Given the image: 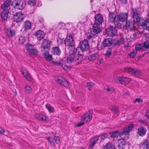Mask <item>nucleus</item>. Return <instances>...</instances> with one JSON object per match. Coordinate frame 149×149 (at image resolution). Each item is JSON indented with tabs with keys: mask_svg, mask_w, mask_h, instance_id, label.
Here are the masks:
<instances>
[{
	"mask_svg": "<svg viewBox=\"0 0 149 149\" xmlns=\"http://www.w3.org/2000/svg\"><path fill=\"white\" fill-rule=\"evenodd\" d=\"M144 38L146 39L147 41H149V34H146Z\"/></svg>",
	"mask_w": 149,
	"mask_h": 149,
	"instance_id": "obj_56",
	"label": "nucleus"
},
{
	"mask_svg": "<svg viewBox=\"0 0 149 149\" xmlns=\"http://www.w3.org/2000/svg\"><path fill=\"white\" fill-rule=\"evenodd\" d=\"M9 12L3 11L1 13V16L2 19L5 21L7 19L8 16Z\"/></svg>",
	"mask_w": 149,
	"mask_h": 149,
	"instance_id": "obj_29",
	"label": "nucleus"
},
{
	"mask_svg": "<svg viewBox=\"0 0 149 149\" xmlns=\"http://www.w3.org/2000/svg\"><path fill=\"white\" fill-rule=\"evenodd\" d=\"M91 111H89L84 114L82 116L81 120L84 122H88L91 120L92 118V115Z\"/></svg>",
	"mask_w": 149,
	"mask_h": 149,
	"instance_id": "obj_15",
	"label": "nucleus"
},
{
	"mask_svg": "<svg viewBox=\"0 0 149 149\" xmlns=\"http://www.w3.org/2000/svg\"><path fill=\"white\" fill-rule=\"evenodd\" d=\"M111 111H113L115 114H118V110L116 108H113L111 109Z\"/></svg>",
	"mask_w": 149,
	"mask_h": 149,
	"instance_id": "obj_49",
	"label": "nucleus"
},
{
	"mask_svg": "<svg viewBox=\"0 0 149 149\" xmlns=\"http://www.w3.org/2000/svg\"><path fill=\"white\" fill-rule=\"evenodd\" d=\"M125 72H130L132 75L137 77L142 74V72L139 70L135 69H133L131 67H126L125 69Z\"/></svg>",
	"mask_w": 149,
	"mask_h": 149,
	"instance_id": "obj_10",
	"label": "nucleus"
},
{
	"mask_svg": "<svg viewBox=\"0 0 149 149\" xmlns=\"http://www.w3.org/2000/svg\"><path fill=\"white\" fill-rule=\"evenodd\" d=\"M35 116L36 118L39 120L45 121H49V119L48 118L42 114L36 113V114Z\"/></svg>",
	"mask_w": 149,
	"mask_h": 149,
	"instance_id": "obj_22",
	"label": "nucleus"
},
{
	"mask_svg": "<svg viewBox=\"0 0 149 149\" xmlns=\"http://www.w3.org/2000/svg\"><path fill=\"white\" fill-rule=\"evenodd\" d=\"M134 19V23L139 24L140 21V17L138 16H136L133 17Z\"/></svg>",
	"mask_w": 149,
	"mask_h": 149,
	"instance_id": "obj_40",
	"label": "nucleus"
},
{
	"mask_svg": "<svg viewBox=\"0 0 149 149\" xmlns=\"http://www.w3.org/2000/svg\"><path fill=\"white\" fill-rule=\"evenodd\" d=\"M22 73L27 80L29 81L31 80V77L26 70H24Z\"/></svg>",
	"mask_w": 149,
	"mask_h": 149,
	"instance_id": "obj_27",
	"label": "nucleus"
},
{
	"mask_svg": "<svg viewBox=\"0 0 149 149\" xmlns=\"http://www.w3.org/2000/svg\"><path fill=\"white\" fill-rule=\"evenodd\" d=\"M103 62L102 59V58H100L97 60L96 63L98 65L100 64Z\"/></svg>",
	"mask_w": 149,
	"mask_h": 149,
	"instance_id": "obj_55",
	"label": "nucleus"
},
{
	"mask_svg": "<svg viewBox=\"0 0 149 149\" xmlns=\"http://www.w3.org/2000/svg\"><path fill=\"white\" fill-rule=\"evenodd\" d=\"M31 23L29 21H27L24 22L23 27L24 30L26 31L31 29Z\"/></svg>",
	"mask_w": 149,
	"mask_h": 149,
	"instance_id": "obj_25",
	"label": "nucleus"
},
{
	"mask_svg": "<svg viewBox=\"0 0 149 149\" xmlns=\"http://www.w3.org/2000/svg\"><path fill=\"white\" fill-rule=\"evenodd\" d=\"M79 48L81 50V51H78L77 53H80V52H82L83 54V52L84 51H87L89 48V45L87 40L84 39L80 42L79 45Z\"/></svg>",
	"mask_w": 149,
	"mask_h": 149,
	"instance_id": "obj_8",
	"label": "nucleus"
},
{
	"mask_svg": "<svg viewBox=\"0 0 149 149\" xmlns=\"http://www.w3.org/2000/svg\"><path fill=\"white\" fill-rule=\"evenodd\" d=\"M142 146L143 149H149V141L148 140L145 141Z\"/></svg>",
	"mask_w": 149,
	"mask_h": 149,
	"instance_id": "obj_32",
	"label": "nucleus"
},
{
	"mask_svg": "<svg viewBox=\"0 0 149 149\" xmlns=\"http://www.w3.org/2000/svg\"><path fill=\"white\" fill-rule=\"evenodd\" d=\"M131 14L133 17L138 15L137 11L136 9H133Z\"/></svg>",
	"mask_w": 149,
	"mask_h": 149,
	"instance_id": "obj_42",
	"label": "nucleus"
},
{
	"mask_svg": "<svg viewBox=\"0 0 149 149\" xmlns=\"http://www.w3.org/2000/svg\"><path fill=\"white\" fill-rule=\"evenodd\" d=\"M146 116L148 119H149V109L146 112Z\"/></svg>",
	"mask_w": 149,
	"mask_h": 149,
	"instance_id": "obj_57",
	"label": "nucleus"
},
{
	"mask_svg": "<svg viewBox=\"0 0 149 149\" xmlns=\"http://www.w3.org/2000/svg\"><path fill=\"white\" fill-rule=\"evenodd\" d=\"M109 135V134H108V133L106 134H104L103 135H102L101 136V138H102V139H104L107 138L108 136Z\"/></svg>",
	"mask_w": 149,
	"mask_h": 149,
	"instance_id": "obj_51",
	"label": "nucleus"
},
{
	"mask_svg": "<svg viewBox=\"0 0 149 149\" xmlns=\"http://www.w3.org/2000/svg\"><path fill=\"white\" fill-rule=\"evenodd\" d=\"M52 52V54L58 55L60 54L61 53L60 49L58 47H55L53 48Z\"/></svg>",
	"mask_w": 149,
	"mask_h": 149,
	"instance_id": "obj_28",
	"label": "nucleus"
},
{
	"mask_svg": "<svg viewBox=\"0 0 149 149\" xmlns=\"http://www.w3.org/2000/svg\"><path fill=\"white\" fill-rule=\"evenodd\" d=\"M64 40L61 38H59L57 39L58 44V45H61L63 42Z\"/></svg>",
	"mask_w": 149,
	"mask_h": 149,
	"instance_id": "obj_47",
	"label": "nucleus"
},
{
	"mask_svg": "<svg viewBox=\"0 0 149 149\" xmlns=\"http://www.w3.org/2000/svg\"><path fill=\"white\" fill-rule=\"evenodd\" d=\"M6 34L9 37L13 36L15 34L14 30H12L9 28H7L5 31Z\"/></svg>",
	"mask_w": 149,
	"mask_h": 149,
	"instance_id": "obj_26",
	"label": "nucleus"
},
{
	"mask_svg": "<svg viewBox=\"0 0 149 149\" xmlns=\"http://www.w3.org/2000/svg\"><path fill=\"white\" fill-rule=\"evenodd\" d=\"M128 14L127 13H119L117 16L118 21L123 22L127 20Z\"/></svg>",
	"mask_w": 149,
	"mask_h": 149,
	"instance_id": "obj_11",
	"label": "nucleus"
},
{
	"mask_svg": "<svg viewBox=\"0 0 149 149\" xmlns=\"http://www.w3.org/2000/svg\"><path fill=\"white\" fill-rule=\"evenodd\" d=\"M120 136L122 139L118 140L117 144V146L120 149L123 148H125V140L128 138V134L127 133L123 135H123L121 134L120 135Z\"/></svg>",
	"mask_w": 149,
	"mask_h": 149,
	"instance_id": "obj_7",
	"label": "nucleus"
},
{
	"mask_svg": "<svg viewBox=\"0 0 149 149\" xmlns=\"http://www.w3.org/2000/svg\"><path fill=\"white\" fill-rule=\"evenodd\" d=\"M144 48H146L149 49V42L148 41H147L145 42L144 44Z\"/></svg>",
	"mask_w": 149,
	"mask_h": 149,
	"instance_id": "obj_46",
	"label": "nucleus"
},
{
	"mask_svg": "<svg viewBox=\"0 0 149 149\" xmlns=\"http://www.w3.org/2000/svg\"><path fill=\"white\" fill-rule=\"evenodd\" d=\"M144 49V45L143 44L139 43L135 45L136 50H142Z\"/></svg>",
	"mask_w": 149,
	"mask_h": 149,
	"instance_id": "obj_31",
	"label": "nucleus"
},
{
	"mask_svg": "<svg viewBox=\"0 0 149 149\" xmlns=\"http://www.w3.org/2000/svg\"><path fill=\"white\" fill-rule=\"evenodd\" d=\"M99 56L98 53H96L93 54L89 56L88 58V59L90 61H92L96 59Z\"/></svg>",
	"mask_w": 149,
	"mask_h": 149,
	"instance_id": "obj_30",
	"label": "nucleus"
},
{
	"mask_svg": "<svg viewBox=\"0 0 149 149\" xmlns=\"http://www.w3.org/2000/svg\"><path fill=\"white\" fill-rule=\"evenodd\" d=\"M87 85L88 89L91 91L92 90L93 86H94V84L91 82H87Z\"/></svg>",
	"mask_w": 149,
	"mask_h": 149,
	"instance_id": "obj_43",
	"label": "nucleus"
},
{
	"mask_svg": "<svg viewBox=\"0 0 149 149\" xmlns=\"http://www.w3.org/2000/svg\"><path fill=\"white\" fill-rule=\"evenodd\" d=\"M84 121H82V122H80L79 123H78L76 125V127H80V126H81L83 125H84Z\"/></svg>",
	"mask_w": 149,
	"mask_h": 149,
	"instance_id": "obj_53",
	"label": "nucleus"
},
{
	"mask_svg": "<svg viewBox=\"0 0 149 149\" xmlns=\"http://www.w3.org/2000/svg\"><path fill=\"white\" fill-rule=\"evenodd\" d=\"M27 53L31 56L34 57L38 54V52L33 45L27 44L26 45Z\"/></svg>",
	"mask_w": 149,
	"mask_h": 149,
	"instance_id": "obj_4",
	"label": "nucleus"
},
{
	"mask_svg": "<svg viewBox=\"0 0 149 149\" xmlns=\"http://www.w3.org/2000/svg\"><path fill=\"white\" fill-rule=\"evenodd\" d=\"M142 26L145 27L146 29L149 31V20L147 19L141 24Z\"/></svg>",
	"mask_w": 149,
	"mask_h": 149,
	"instance_id": "obj_33",
	"label": "nucleus"
},
{
	"mask_svg": "<svg viewBox=\"0 0 149 149\" xmlns=\"http://www.w3.org/2000/svg\"><path fill=\"white\" fill-rule=\"evenodd\" d=\"M112 41L111 38H108L105 39L102 42V46L105 47L107 46H109L112 44Z\"/></svg>",
	"mask_w": 149,
	"mask_h": 149,
	"instance_id": "obj_23",
	"label": "nucleus"
},
{
	"mask_svg": "<svg viewBox=\"0 0 149 149\" xmlns=\"http://www.w3.org/2000/svg\"><path fill=\"white\" fill-rule=\"evenodd\" d=\"M115 81L118 83L125 85L129 83L131 79L126 77H118L115 78Z\"/></svg>",
	"mask_w": 149,
	"mask_h": 149,
	"instance_id": "obj_9",
	"label": "nucleus"
},
{
	"mask_svg": "<svg viewBox=\"0 0 149 149\" xmlns=\"http://www.w3.org/2000/svg\"><path fill=\"white\" fill-rule=\"evenodd\" d=\"M5 131V130L2 128L0 127V134H3Z\"/></svg>",
	"mask_w": 149,
	"mask_h": 149,
	"instance_id": "obj_59",
	"label": "nucleus"
},
{
	"mask_svg": "<svg viewBox=\"0 0 149 149\" xmlns=\"http://www.w3.org/2000/svg\"><path fill=\"white\" fill-rule=\"evenodd\" d=\"M107 92L109 93L113 92L114 91V89L111 87H107L106 88Z\"/></svg>",
	"mask_w": 149,
	"mask_h": 149,
	"instance_id": "obj_44",
	"label": "nucleus"
},
{
	"mask_svg": "<svg viewBox=\"0 0 149 149\" xmlns=\"http://www.w3.org/2000/svg\"><path fill=\"white\" fill-rule=\"evenodd\" d=\"M125 26L126 29L128 30H132L134 29V23L132 21L127 20Z\"/></svg>",
	"mask_w": 149,
	"mask_h": 149,
	"instance_id": "obj_21",
	"label": "nucleus"
},
{
	"mask_svg": "<svg viewBox=\"0 0 149 149\" xmlns=\"http://www.w3.org/2000/svg\"><path fill=\"white\" fill-rule=\"evenodd\" d=\"M10 4V2L8 0H6L3 3L1 6V8L3 10V11L9 12V9Z\"/></svg>",
	"mask_w": 149,
	"mask_h": 149,
	"instance_id": "obj_20",
	"label": "nucleus"
},
{
	"mask_svg": "<svg viewBox=\"0 0 149 149\" xmlns=\"http://www.w3.org/2000/svg\"><path fill=\"white\" fill-rule=\"evenodd\" d=\"M12 5L15 8L22 10L25 7L26 3L25 0H14Z\"/></svg>",
	"mask_w": 149,
	"mask_h": 149,
	"instance_id": "obj_5",
	"label": "nucleus"
},
{
	"mask_svg": "<svg viewBox=\"0 0 149 149\" xmlns=\"http://www.w3.org/2000/svg\"><path fill=\"white\" fill-rule=\"evenodd\" d=\"M104 149H114V147L112 144L108 143L104 146Z\"/></svg>",
	"mask_w": 149,
	"mask_h": 149,
	"instance_id": "obj_36",
	"label": "nucleus"
},
{
	"mask_svg": "<svg viewBox=\"0 0 149 149\" xmlns=\"http://www.w3.org/2000/svg\"><path fill=\"white\" fill-rule=\"evenodd\" d=\"M28 3L30 5L33 6L35 3V0H29Z\"/></svg>",
	"mask_w": 149,
	"mask_h": 149,
	"instance_id": "obj_50",
	"label": "nucleus"
},
{
	"mask_svg": "<svg viewBox=\"0 0 149 149\" xmlns=\"http://www.w3.org/2000/svg\"><path fill=\"white\" fill-rule=\"evenodd\" d=\"M111 52L110 50H109L107 51V57L109 56L111 54Z\"/></svg>",
	"mask_w": 149,
	"mask_h": 149,
	"instance_id": "obj_58",
	"label": "nucleus"
},
{
	"mask_svg": "<svg viewBox=\"0 0 149 149\" xmlns=\"http://www.w3.org/2000/svg\"><path fill=\"white\" fill-rule=\"evenodd\" d=\"M46 107L49 113H52L54 112V108L49 105L46 104Z\"/></svg>",
	"mask_w": 149,
	"mask_h": 149,
	"instance_id": "obj_38",
	"label": "nucleus"
},
{
	"mask_svg": "<svg viewBox=\"0 0 149 149\" xmlns=\"http://www.w3.org/2000/svg\"><path fill=\"white\" fill-rule=\"evenodd\" d=\"M77 50L74 48H72L69 51L70 55L68 57L67 61L65 63L67 62L70 63H74L75 64L80 63L82 61L83 54L82 52L80 53L77 52Z\"/></svg>",
	"mask_w": 149,
	"mask_h": 149,
	"instance_id": "obj_2",
	"label": "nucleus"
},
{
	"mask_svg": "<svg viewBox=\"0 0 149 149\" xmlns=\"http://www.w3.org/2000/svg\"><path fill=\"white\" fill-rule=\"evenodd\" d=\"M54 141H55V142L57 144H59L60 143V138L58 136H55L54 138Z\"/></svg>",
	"mask_w": 149,
	"mask_h": 149,
	"instance_id": "obj_48",
	"label": "nucleus"
},
{
	"mask_svg": "<svg viewBox=\"0 0 149 149\" xmlns=\"http://www.w3.org/2000/svg\"><path fill=\"white\" fill-rule=\"evenodd\" d=\"M146 130L145 128L141 127L138 128V133L139 135L143 136L145 135Z\"/></svg>",
	"mask_w": 149,
	"mask_h": 149,
	"instance_id": "obj_24",
	"label": "nucleus"
},
{
	"mask_svg": "<svg viewBox=\"0 0 149 149\" xmlns=\"http://www.w3.org/2000/svg\"><path fill=\"white\" fill-rule=\"evenodd\" d=\"M134 128V126L133 124H130L128 125L127 126L125 127L123 130L122 133H121L120 134L118 131H115L111 132H108L109 136L112 138L116 137L118 136L119 135L120 136V134L123 135H125L126 134L128 133L130 131H132Z\"/></svg>",
	"mask_w": 149,
	"mask_h": 149,
	"instance_id": "obj_3",
	"label": "nucleus"
},
{
	"mask_svg": "<svg viewBox=\"0 0 149 149\" xmlns=\"http://www.w3.org/2000/svg\"><path fill=\"white\" fill-rule=\"evenodd\" d=\"M95 22L93 28L88 30L86 36L89 42L93 41L95 36H97L98 33H100L102 31L100 26L103 22V18L102 15L100 13L95 15Z\"/></svg>",
	"mask_w": 149,
	"mask_h": 149,
	"instance_id": "obj_1",
	"label": "nucleus"
},
{
	"mask_svg": "<svg viewBox=\"0 0 149 149\" xmlns=\"http://www.w3.org/2000/svg\"><path fill=\"white\" fill-rule=\"evenodd\" d=\"M65 43L66 46H73L74 44V41L73 38L70 35L67 36L65 40Z\"/></svg>",
	"mask_w": 149,
	"mask_h": 149,
	"instance_id": "obj_12",
	"label": "nucleus"
},
{
	"mask_svg": "<svg viewBox=\"0 0 149 149\" xmlns=\"http://www.w3.org/2000/svg\"><path fill=\"white\" fill-rule=\"evenodd\" d=\"M56 82L61 85L65 87H67L69 86L68 82L64 78L59 77L56 80Z\"/></svg>",
	"mask_w": 149,
	"mask_h": 149,
	"instance_id": "obj_17",
	"label": "nucleus"
},
{
	"mask_svg": "<svg viewBox=\"0 0 149 149\" xmlns=\"http://www.w3.org/2000/svg\"><path fill=\"white\" fill-rule=\"evenodd\" d=\"M47 139L49 140V141L50 143V144L52 146H54L55 143L54 142V138H53L51 137H47Z\"/></svg>",
	"mask_w": 149,
	"mask_h": 149,
	"instance_id": "obj_41",
	"label": "nucleus"
},
{
	"mask_svg": "<svg viewBox=\"0 0 149 149\" xmlns=\"http://www.w3.org/2000/svg\"><path fill=\"white\" fill-rule=\"evenodd\" d=\"M121 40H122V43H123V39H121Z\"/></svg>",
	"mask_w": 149,
	"mask_h": 149,
	"instance_id": "obj_62",
	"label": "nucleus"
},
{
	"mask_svg": "<svg viewBox=\"0 0 149 149\" xmlns=\"http://www.w3.org/2000/svg\"><path fill=\"white\" fill-rule=\"evenodd\" d=\"M25 16L21 13H17L14 16V21L16 23H19L22 21L24 18Z\"/></svg>",
	"mask_w": 149,
	"mask_h": 149,
	"instance_id": "obj_16",
	"label": "nucleus"
},
{
	"mask_svg": "<svg viewBox=\"0 0 149 149\" xmlns=\"http://www.w3.org/2000/svg\"><path fill=\"white\" fill-rule=\"evenodd\" d=\"M139 122H141L142 124H145V122L144 120H139Z\"/></svg>",
	"mask_w": 149,
	"mask_h": 149,
	"instance_id": "obj_60",
	"label": "nucleus"
},
{
	"mask_svg": "<svg viewBox=\"0 0 149 149\" xmlns=\"http://www.w3.org/2000/svg\"><path fill=\"white\" fill-rule=\"evenodd\" d=\"M44 56L46 59L48 60H51L52 59V56L49 54L48 51H46L44 53Z\"/></svg>",
	"mask_w": 149,
	"mask_h": 149,
	"instance_id": "obj_34",
	"label": "nucleus"
},
{
	"mask_svg": "<svg viewBox=\"0 0 149 149\" xmlns=\"http://www.w3.org/2000/svg\"><path fill=\"white\" fill-rule=\"evenodd\" d=\"M95 141H91V144L89 146V149H91L93 147L95 144Z\"/></svg>",
	"mask_w": 149,
	"mask_h": 149,
	"instance_id": "obj_52",
	"label": "nucleus"
},
{
	"mask_svg": "<svg viewBox=\"0 0 149 149\" xmlns=\"http://www.w3.org/2000/svg\"><path fill=\"white\" fill-rule=\"evenodd\" d=\"M99 138V136H96L93 138L92 139V141H95L96 143L97 141Z\"/></svg>",
	"mask_w": 149,
	"mask_h": 149,
	"instance_id": "obj_54",
	"label": "nucleus"
},
{
	"mask_svg": "<svg viewBox=\"0 0 149 149\" xmlns=\"http://www.w3.org/2000/svg\"><path fill=\"white\" fill-rule=\"evenodd\" d=\"M107 34L110 36L116 35L117 32L116 29L112 26H110L106 29Z\"/></svg>",
	"mask_w": 149,
	"mask_h": 149,
	"instance_id": "obj_13",
	"label": "nucleus"
},
{
	"mask_svg": "<svg viewBox=\"0 0 149 149\" xmlns=\"http://www.w3.org/2000/svg\"><path fill=\"white\" fill-rule=\"evenodd\" d=\"M137 54V52L136 50H134L132 51L130 54H128V55L130 57L133 58Z\"/></svg>",
	"mask_w": 149,
	"mask_h": 149,
	"instance_id": "obj_39",
	"label": "nucleus"
},
{
	"mask_svg": "<svg viewBox=\"0 0 149 149\" xmlns=\"http://www.w3.org/2000/svg\"><path fill=\"white\" fill-rule=\"evenodd\" d=\"M24 91L26 93L30 94L31 93L32 90L30 86L28 85H26L24 87Z\"/></svg>",
	"mask_w": 149,
	"mask_h": 149,
	"instance_id": "obj_35",
	"label": "nucleus"
},
{
	"mask_svg": "<svg viewBox=\"0 0 149 149\" xmlns=\"http://www.w3.org/2000/svg\"><path fill=\"white\" fill-rule=\"evenodd\" d=\"M51 41L48 39H45L41 46V50L44 51L48 49L50 46Z\"/></svg>",
	"mask_w": 149,
	"mask_h": 149,
	"instance_id": "obj_14",
	"label": "nucleus"
},
{
	"mask_svg": "<svg viewBox=\"0 0 149 149\" xmlns=\"http://www.w3.org/2000/svg\"><path fill=\"white\" fill-rule=\"evenodd\" d=\"M52 64L54 65L61 66L65 70H67L68 69V65L65 64L63 60H61V61H53Z\"/></svg>",
	"mask_w": 149,
	"mask_h": 149,
	"instance_id": "obj_18",
	"label": "nucleus"
},
{
	"mask_svg": "<svg viewBox=\"0 0 149 149\" xmlns=\"http://www.w3.org/2000/svg\"><path fill=\"white\" fill-rule=\"evenodd\" d=\"M116 16L113 13H110L109 15V22L110 23L113 22L116 28L118 29H121L123 25L118 21V19L116 20Z\"/></svg>",
	"mask_w": 149,
	"mask_h": 149,
	"instance_id": "obj_6",
	"label": "nucleus"
},
{
	"mask_svg": "<svg viewBox=\"0 0 149 149\" xmlns=\"http://www.w3.org/2000/svg\"><path fill=\"white\" fill-rule=\"evenodd\" d=\"M25 40V37L24 36H20L19 40V43L20 44H24Z\"/></svg>",
	"mask_w": 149,
	"mask_h": 149,
	"instance_id": "obj_37",
	"label": "nucleus"
},
{
	"mask_svg": "<svg viewBox=\"0 0 149 149\" xmlns=\"http://www.w3.org/2000/svg\"><path fill=\"white\" fill-rule=\"evenodd\" d=\"M143 101V100L142 99L140 98H138L135 99L134 101V103H140L142 102Z\"/></svg>",
	"mask_w": 149,
	"mask_h": 149,
	"instance_id": "obj_45",
	"label": "nucleus"
},
{
	"mask_svg": "<svg viewBox=\"0 0 149 149\" xmlns=\"http://www.w3.org/2000/svg\"><path fill=\"white\" fill-rule=\"evenodd\" d=\"M5 135H6V136L8 135H6V134H5Z\"/></svg>",
	"mask_w": 149,
	"mask_h": 149,
	"instance_id": "obj_63",
	"label": "nucleus"
},
{
	"mask_svg": "<svg viewBox=\"0 0 149 149\" xmlns=\"http://www.w3.org/2000/svg\"><path fill=\"white\" fill-rule=\"evenodd\" d=\"M42 5L41 3V2H38V6L40 7V6Z\"/></svg>",
	"mask_w": 149,
	"mask_h": 149,
	"instance_id": "obj_61",
	"label": "nucleus"
},
{
	"mask_svg": "<svg viewBox=\"0 0 149 149\" xmlns=\"http://www.w3.org/2000/svg\"><path fill=\"white\" fill-rule=\"evenodd\" d=\"M45 33L44 32L40 30L38 31L34 35L36 37L37 39L40 40L42 39L44 37Z\"/></svg>",
	"mask_w": 149,
	"mask_h": 149,
	"instance_id": "obj_19",
	"label": "nucleus"
}]
</instances>
